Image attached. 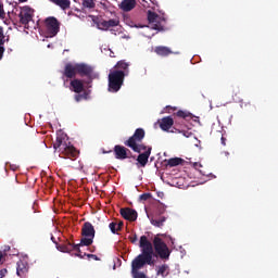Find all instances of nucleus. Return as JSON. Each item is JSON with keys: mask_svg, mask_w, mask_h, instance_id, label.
Masks as SVG:
<instances>
[{"mask_svg": "<svg viewBox=\"0 0 278 278\" xmlns=\"http://www.w3.org/2000/svg\"><path fill=\"white\" fill-rule=\"evenodd\" d=\"M3 260V253L0 252V262Z\"/></svg>", "mask_w": 278, "mask_h": 278, "instance_id": "a18cd8bd", "label": "nucleus"}, {"mask_svg": "<svg viewBox=\"0 0 278 278\" xmlns=\"http://www.w3.org/2000/svg\"><path fill=\"white\" fill-rule=\"evenodd\" d=\"M144 136H147L144 128H137L134 135L124 141V144L134 153H142V149H147V144L142 143Z\"/></svg>", "mask_w": 278, "mask_h": 278, "instance_id": "20e7f679", "label": "nucleus"}, {"mask_svg": "<svg viewBox=\"0 0 278 278\" xmlns=\"http://www.w3.org/2000/svg\"><path fill=\"white\" fill-rule=\"evenodd\" d=\"M220 142H222L223 147H227V138H225L224 136H222Z\"/></svg>", "mask_w": 278, "mask_h": 278, "instance_id": "4c0bfd02", "label": "nucleus"}, {"mask_svg": "<svg viewBox=\"0 0 278 278\" xmlns=\"http://www.w3.org/2000/svg\"><path fill=\"white\" fill-rule=\"evenodd\" d=\"M65 245V251H67V253H71V251H76L77 252V256L78 257H84L81 256V250H79V247H81V243L79 244H75V243H71V241H67L66 243H64Z\"/></svg>", "mask_w": 278, "mask_h": 278, "instance_id": "6ab92c4d", "label": "nucleus"}, {"mask_svg": "<svg viewBox=\"0 0 278 278\" xmlns=\"http://www.w3.org/2000/svg\"><path fill=\"white\" fill-rule=\"evenodd\" d=\"M114 155L116 160H127L131 156V150L126 148L125 146L116 144L114 147Z\"/></svg>", "mask_w": 278, "mask_h": 278, "instance_id": "9b49d317", "label": "nucleus"}, {"mask_svg": "<svg viewBox=\"0 0 278 278\" xmlns=\"http://www.w3.org/2000/svg\"><path fill=\"white\" fill-rule=\"evenodd\" d=\"M115 71H122L125 73V76L129 75V63H127L125 60L118 61L115 66Z\"/></svg>", "mask_w": 278, "mask_h": 278, "instance_id": "412c9836", "label": "nucleus"}, {"mask_svg": "<svg viewBox=\"0 0 278 278\" xmlns=\"http://www.w3.org/2000/svg\"><path fill=\"white\" fill-rule=\"evenodd\" d=\"M139 155L137 156V162L140 164V166L144 167L147 164H149V157H151V151H153V148L146 146V149H141Z\"/></svg>", "mask_w": 278, "mask_h": 278, "instance_id": "f8f14e48", "label": "nucleus"}, {"mask_svg": "<svg viewBox=\"0 0 278 278\" xmlns=\"http://www.w3.org/2000/svg\"><path fill=\"white\" fill-rule=\"evenodd\" d=\"M50 3L58 5L63 11L71 10V0H49Z\"/></svg>", "mask_w": 278, "mask_h": 278, "instance_id": "aec40b11", "label": "nucleus"}, {"mask_svg": "<svg viewBox=\"0 0 278 278\" xmlns=\"http://www.w3.org/2000/svg\"><path fill=\"white\" fill-rule=\"evenodd\" d=\"M156 194H157L159 199H164V192L157 191Z\"/></svg>", "mask_w": 278, "mask_h": 278, "instance_id": "a19ab883", "label": "nucleus"}, {"mask_svg": "<svg viewBox=\"0 0 278 278\" xmlns=\"http://www.w3.org/2000/svg\"><path fill=\"white\" fill-rule=\"evenodd\" d=\"M121 22L116 18H112V20H109V21H101L99 22L97 25H98V29H101L102 31H108V29H110V27H118V24Z\"/></svg>", "mask_w": 278, "mask_h": 278, "instance_id": "dca6fc26", "label": "nucleus"}, {"mask_svg": "<svg viewBox=\"0 0 278 278\" xmlns=\"http://www.w3.org/2000/svg\"><path fill=\"white\" fill-rule=\"evenodd\" d=\"M152 249H154L153 258L160 257V260L163 261L170 260V249L168 248L166 242H164V240H162V238H160L159 236L154 237Z\"/></svg>", "mask_w": 278, "mask_h": 278, "instance_id": "39448f33", "label": "nucleus"}, {"mask_svg": "<svg viewBox=\"0 0 278 278\" xmlns=\"http://www.w3.org/2000/svg\"><path fill=\"white\" fill-rule=\"evenodd\" d=\"M3 53H5V48L3 45H0V60H3Z\"/></svg>", "mask_w": 278, "mask_h": 278, "instance_id": "f704fd0d", "label": "nucleus"}, {"mask_svg": "<svg viewBox=\"0 0 278 278\" xmlns=\"http://www.w3.org/2000/svg\"><path fill=\"white\" fill-rule=\"evenodd\" d=\"M84 99H88V93H83V94H76L75 96V101L77 102V103H79V101H81V100H84Z\"/></svg>", "mask_w": 278, "mask_h": 278, "instance_id": "7c9ffc66", "label": "nucleus"}, {"mask_svg": "<svg viewBox=\"0 0 278 278\" xmlns=\"http://www.w3.org/2000/svg\"><path fill=\"white\" fill-rule=\"evenodd\" d=\"M119 214L125 220H129L130 223H136V220H138V212L134 208H121Z\"/></svg>", "mask_w": 278, "mask_h": 278, "instance_id": "ddd939ff", "label": "nucleus"}, {"mask_svg": "<svg viewBox=\"0 0 278 278\" xmlns=\"http://www.w3.org/2000/svg\"><path fill=\"white\" fill-rule=\"evenodd\" d=\"M45 26L50 36H58L60 34V21L50 16L45 20Z\"/></svg>", "mask_w": 278, "mask_h": 278, "instance_id": "1a4fd4ad", "label": "nucleus"}, {"mask_svg": "<svg viewBox=\"0 0 278 278\" xmlns=\"http://www.w3.org/2000/svg\"><path fill=\"white\" fill-rule=\"evenodd\" d=\"M51 240L55 243V238L54 237H52Z\"/></svg>", "mask_w": 278, "mask_h": 278, "instance_id": "49530a36", "label": "nucleus"}, {"mask_svg": "<svg viewBox=\"0 0 278 278\" xmlns=\"http://www.w3.org/2000/svg\"><path fill=\"white\" fill-rule=\"evenodd\" d=\"M53 149L58 151L60 157H63L64 160L75 161L79 157V150L71 144L66 135L62 134L56 137V140L53 143Z\"/></svg>", "mask_w": 278, "mask_h": 278, "instance_id": "f03ea898", "label": "nucleus"}, {"mask_svg": "<svg viewBox=\"0 0 278 278\" xmlns=\"http://www.w3.org/2000/svg\"><path fill=\"white\" fill-rule=\"evenodd\" d=\"M28 270L29 269L27 268V266L24 265L23 262L17 263L16 275L18 277H25V275H27Z\"/></svg>", "mask_w": 278, "mask_h": 278, "instance_id": "b1692460", "label": "nucleus"}, {"mask_svg": "<svg viewBox=\"0 0 278 278\" xmlns=\"http://www.w3.org/2000/svg\"><path fill=\"white\" fill-rule=\"evenodd\" d=\"M5 275H8V269H5V268L0 269V278L5 277Z\"/></svg>", "mask_w": 278, "mask_h": 278, "instance_id": "e433bc0d", "label": "nucleus"}, {"mask_svg": "<svg viewBox=\"0 0 278 278\" xmlns=\"http://www.w3.org/2000/svg\"><path fill=\"white\" fill-rule=\"evenodd\" d=\"M94 233H96L94 226H92L90 222H86L81 228L83 238L80 240V245L90 247V244H92L94 240Z\"/></svg>", "mask_w": 278, "mask_h": 278, "instance_id": "0eeeda50", "label": "nucleus"}, {"mask_svg": "<svg viewBox=\"0 0 278 278\" xmlns=\"http://www.w3.org/2000/svg\"><path fill=\"white\" fill-rule=\"evenodd\" d=\"M181 162H184V160H181L180 157H175V159H169L168 160V166H179V164H181Z\"/></svg>", "mask_w": 278, "mask_h": 278, "instance_id": "bb28decb", "label": "nucleus"}, {"mask_svg": "<svg viewBox=\"0 0 278 278\" xmlns=\"http://www.w3.org/2000/svg\"><path fill=\"white\" fill-rule=\"evenodd\" d=\"M117 223L116 222H112L110 225H109V228L110 230L112 231V233H116V231H118V228H117Z\"/></svg>", "mask_w": 278, "mask_h": 278, "instance_id": "c756f323", "label": "nucleus"}, {"mask_svg": "<svg viewBox=\"0 0 278 278\" xmlns=\"http://www.w3.org/2000/svg\"><path fill=\"white\" fill-rule=\"evenodd\" d=\"M148 21L150 29H154L155 31H164V25H166V18L157 15V13L153 11H148Z\"/></svg>", "mask_w": 278, "mask_h": 278, "instance_id": "6e6552de", "label": "nucleus"}, {"mask_svg": "<svg viewBox=\"0 0 278 278\" xmlns=\"http://www.w3.org/2000/svg\"><path fill=\"white\" fill-rule=\"evenodd\" d=\"M182 135L185 136V138H190V136H192V132L182 131Z\"/></svg>", "mask_w": 278, "mask_h": 278, "instance_id": "ea45409f", "label": "nucleus"}, {"mask_svg": "<svg viewBox=\"0 0 278 278\" xmlns=\"http://www.w3.org/2000/svg\"><path fill=\"white\" fill-rule=\"evenodd\" d=\"M34 9L30 7H24L18 14L20 23L27 27L31 21H34Z\"/></svg>", "mask_w": 278, "mask_h": 278, "instance_id": "9d476101", "label": "nucleus"}, {"mask_svg": "<svg viewBox=\"0 0 278 278\" xmlns=\"http://www.w3.org/2000/svg\"><path fill=\"white\" fill-rule=\"evenodd\" d=\"M20 3H27V0H18Z\"/></svg>", "mask_w": 278, "mask_h": 278, "instance_id": "37998d69", "label": "nucleus"}, {"mask_svg": "<svg viewBox=\"0 0 278 278\" xmlns=\"http://www.w3.org/2000/svg\"><path fill=\"white\" fill-rule=\"evenodd\" d=\"M226 155H229V152H225Z\"/></svg>", "mask_w": 278, "mask_h": 278, "instance_id": "8fccbe9b", "label": "nucleus"}, {"mask_svg": "<svg viewBox=\"0 0 278 278\" xmlns=\"http://www.w3.org/2000/svg\"><path fill=\"white\" fill-rule=\"evenodd\" d=\"M134 8H136V0H123L119 4L123 12H131Z\"/></svg>", "mask_w": 278, "mask_h": 278, "instance_id": "a211bd4d", "label": "nucleus"}, {"mask_svg": "<svg viewBox=\"0 0 278 278\" xmlns=\"http://www.w3.org/2000/svg\"><path fill=\"white\" fill-rule=\"evenodd\" d=\"M129 240L132 244H136V242H138V236L134 235L132 237H129Z\"/></svg>", "mask_w": 278, "mask_h": 278, "instance_id": "c9c22d12", "label": "nucleus"}, {"mask_svg": "<svg viewBox=\"0 0 278 278\" xmlns=\"http://www.w3.org/2000/svg\"><path fill=\"white\" fill-rule=\"evenodd\" d=\"M87 257H91L92 260L99 261V256L94 255V254H87Z\"/></svg>", "mask_w": 278, "mask_h": 278, "instance_id": "58836bf2", "label": "nucleus"}, {"mask_svg": "<svg viewBox=\"0 0 278 278\" xmlns=\"http://www.w3.org/2000/svg\"><path fill=\"white\" fill-rule=\"evenodd\" d=\"M240 93V89H237V92L235 93V97H237Z\"/></svg>", "mask_w": 278, "mask_h": 278, "instance_id": "c03bdc74", "label": "nucleus"}, {"mask_svg": "<svg viewBox=\"0 0 278 278\" xmlns=\"http://www.w3.org/2000/svg\"><path fill=\"white\" fill-rule=\"evenodd\" d=\"M85 84H92V81H90V79H88L87 81H85ZM70 86L73 90V92H76V94H81V92H84V83L81 79H73L70 83Z\"/></svg>", "mask_w": 278, "mask_h": 278, "instance_id": "4468645a", "label": "nucleus"}, {"mask_svg": "<svg viewBox=\"0 0 278 278\" xmlns=\"http://www.w3.org/2000/svg\"><path fill=\"white\" fill-rule=\"evenodd\" d=\"M179 121L178 119H174L173 117L170 116H166V117H163L161 119V123H160V128L163 130V131H168L170 129V127H173L174 125H178Z\"/></svg>", "mask_w": 278, "mask_h": 278, "instance_id": "2eb2a0df", "label": "nucleus"}, {"mask_svg": "<svg viewBox=\"0 0 278 278\" xmlns=\"http://www.w3.org/2000/svg\"><path fill=\"white\" fill-rule=\"evenodd\" d=\"M125 72L113 70L109 74V92H118L125 84Z\"/></svg>", "mask_w": 278, "mask_h": 278, "instance_id": "423d86ee", "label": "nucleus"}, {"mask_svg": "<svg viewBox=\"0 0 278 278\" xmlns=\"http://www.w3.org/2000/svg\"><path fill=\"white\" fill-rule=\"evenodd\" d=\"M154 53L156 55H161L162 58H166V56L170 55V53H173V51L168 47L159 46L154 49Z\"/></svg>", "mask_w": 278, "mask_h": 278, "instance_id": "4be33fe9", "label": "nucleus"}, {"mask_svg": "<svg viewBox=\"0 0 278 278\" xmlns=\"http://www.w3.org/2000/svg\"><path fill=\"white\" fill-rule=\"evenodd\" d=\"M92 73H94V68L86 63H66L63 75L67 79H75L77 75L80 77H87L89 81H92Z\"/></svg>", "mask_w": 278, "mask_h": 278, "instance_id": "7ed1b4c3", "label": "nucleus"}, {"mask_svg": "<svg viewBox=\"0 0 278 278\" xmlns=\"http://www.w3.org/2000/svg\"><path fill=\"white\" fill-rule=\"evenodd\" d=\"M151 197H152L151 193H142L139 195V199L141 201H149V199H151Z\"/></svg>", "mask_w": 278, "mask_h": 278, "instance_id": "473e14b6", "label": "nucleus"}, {"mask_svg": "<svg viewBox=\"0 0 278 278\" xmlns=\"http://www.w3.org/2000/svg\"><path fill=\"white\" fill-rule=\"evenodd\" d=\"M123 222H119L118 224H117V231H121V229H123Z\"/></svg>", "mask_w": 278, "mask_h": 278, "instance_id": "79ce46f5", "label": "nucleus"}, {"mask_svg": "<svg viewBox=\"0 0 278 278\" xmlns=\"http://www.w3.org/2000/svg\"><path fill=\"white\" fill-rule=\"evenodd\" d=\"M165 112H166L167 114H173V112H177V106L167 105V106L165 108Z\"/></svg>", "mask_w": 278, "mask_h": 278, "instance_id": "2f4dec72", "label": "nucleus"}, {"mask_svg": "<svg viewBox=\"0 0 278 278\" xmlns=\"http://www.w3.org/2000/svg\"><path fill=\"white\" fill-rule=\"evenodd\" d=\"M194 121H195V122H197V121H199V117H195V119H194Z\"/></svg>", "mask_w": 278, "mask_h": 278, "instance_id": "09e8293b", "label": "nucleus"}, {"mask_svg": "<svg viewBox=\"0 0 278 278\" xmlns=\"http://www.w3.org/2000/svg\"><path fill=\"white\" fill-rule=\"evenodd\" d=\"M4 251H10V247H8L7 249H4Z\"/></svg>", "mask_w": 278, "mask_h": 278, "instance_id": "de8ad7c7", "label": "nucleus"}, {"mask_svg": "<svg viewBox=\"0 0 278 278\" xmlns=\"http://www.w3.org/2000/svg\"><path fill=\"white\" fill-rule=\"evenodd\" d=\"M10 41V37L5 39V35L3 34V26H0V45H5V42Z\"/></svg>", "mask_w": 278, "mask_h": 278, "instance_id": "cd10ccee", "label": "nucleus"}, {"mask_svg": "<svg viewBox=\"0 0 278 278\" xmlns=\"http://www.w3.org/2000/svg\"><path fill=\"white\" fill-rule=\"evenodd\" d=\"M151 225H153V227H159L160 229H162V227H164V223H166V217L162 216L159 218H152L150 219Z\"/></svg>", "mask_w": 278, "mask_h": 278, "instance_id": "393cba45", "label": "nucleus"}, {"mask_svg": "<svg viewBox=\"0 0 278 278\" xmlns=\"http://www.w3.org/2000/svg\"><path fill=\"white\" fill-rule=\"evenodd\" d=\"M65 249H66L65 244H61L58 247V250L61 251L62 253H68V251H66Z\"/></svg>", "mask_w": 278, "mask_h": 278, "instance_id": "72a5a7b5", "label": "nucleus"}, {"mask_svg": "<svg viewBox=\"0 0 278 278\" xmlns=\"http://www.w3.org/2000/svg\"><path fill=\"white\" fill-rule=\"evenodd\" d=\"M83 7L88 10H94V8H97V3H94V0H83Z\"/></svg>", "mask_w": 278, "mask_h": 278, "instance_id": "a878e982", "label": "nucleus"}, {"mask_svg": "<svg viewBox=\"0 0 278 278\" xmlns=\"http://www.w3.org/2000/svg\"><path fill=\"white\" fill-rule=\"evenodd\" d=\"M156 210H157L159 214H164V212H166V205H164L162 202H159Z\"/></svg>", "mask_w": 278, "mask_h": 278, "instance_id": "c85d7f7f", "label": "nucleus"}, {"mask_svg": "<svg viewBox=\"0 0 278 278\" xmlns=\"http://www.w3.org/2000/svg\"><path fill=\"white\" fill-rule=\"evenodd\" d=\"M139 248L141 249V253L131 262V276L132 278H147L144 273L140 270L146 266H155V258H153V243L149 241L147 236H141Z\"/></svg>", "mask_w": 278, "mask_h": 278, "instance_id": "f257e3e1", "label": "nucleus"}, {"mask_svg": "<svg viewBox=\"0 0 278 278\" xmlns=\"http://www.w3.org/2000/svg\"><path fill=\"white\" fill-rule=\"evenodd\" d=\"M174 116L177 117L176 121H178V125L184 123V121H192V118H194L192 113L188 111H181V110L174 113Z\"/></svg>", "mask_w": 278, "mask_h": 278, "instance_id": "f3484780", "label": "nucleus"}, {"mask_svg": "<svg viewBox=\"0 0 278 278\" xmlns=\"http://www.w3.org/2000/svg\"><path fill=\"white\" fill-rule=\"evenodd\" d=\"M156 275L166 278L167 276L170 275V267L166 264L159 266Z\"/></svg>", "mask_w": 278, "mask_h": 278, "instance_id": "5701e85b", "label": "nucleus"}]
</instances>
